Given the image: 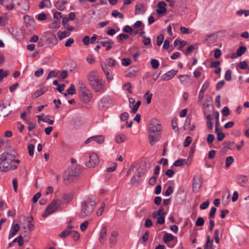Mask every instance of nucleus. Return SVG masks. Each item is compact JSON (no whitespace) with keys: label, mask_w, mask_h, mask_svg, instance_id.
<instances>
[{"label":"nucleus","mask_w":249,"mask_h":249,"mask_svg":"<svg viewBox=\"0 0 249 249\" xmlns=\"http://www.w3.org/2000/svg\"><path fill=\"white\" fill-rule=\"evenodd\" d=\"M20 160L15 159V155L4 152L0 155V172H7L18 168Z\"/></svg>","instance_id":"obj_1"},{"label":"nucleus","mask_w":249,"mask_h":249,"mask_svg":"<svg viewBox=\"0 0 249 249\" xmlns=\"http://www.w3.org/2000/svg\"><path fill=\"white\" fill-rule=\"evenodd\" d=\"M89 85L96 92L103 93L106 90L105 81L99 76L97 71H91L87 75Z\"/></svg>","instance_id":"obj_2"},{"label":"nucleus","mask_w":249,"mask_h":249,"mask_svg":"<svg viewBox=\"0 0 249 249\" xmlns=\"http://www.w3.org/2000/svg\"><path fill=\"white\" fill-rule=\"evenodd\" d=\"M96 201L91 198H87L81 202L78 215L81 218L89 216L93 213Z\"/></svg>","instance_id":"obj_3"},{"label":"nucleus","mask_w":249,"mask_h":249,"mask_svg":"<svg viewBox=\"0 0 249 249\" xmlns=\"http://www.w3.org/2000/svg\"><path fill=\"white\" fill-rule=\"evenodd\" d=\"M80 170L74 167H71L66 171L63 175L64 179L69 182H72L76 180L79 176Z\"/></svg>","instance_id":"obj_4"},{"label":"nucleus","mask_w":249,"mask_h":249,"mask_svg":"<svg viewBox=\"0 0 249 249\" xmlns=\"http://www.w3.org/2000/svg\"><path fill=\"white\" fill-rule=\"evenodd\" d=\"M62 202L59 199H55L46 208L44 213L42 214L43 217H46L51 214L53 213L61 205Z\"/></svg>","instance_id":"obj_5"},{"label":"nucleus","mask_w":249,"mask_h":249,"mask_svg":"<svg viewBox=\"0 0 249 249\" xmlns=\"http://www.w3.org/2000/svg\"><path fill=\"white\" fill-rule=\"evenodd\" d=\"M202 181V176L200 174H196L194 176L193 180V191L195 193H198L201 186Z\"/></svg>","instance_id":"obj_6"},{"label":"nucleus","mask_w":249,"mask_h":249,"mask_svg":"<svg viewBox=\"0 0 249 249\" xmlns=\"http://www.w3.org/2000/svg\"><path fill=\"white\" fill-rule=\"evenodd\" d=\"M161 132L148 131V141L151 146L154 145L160 139Z\"/></svg>","instance_id":"obj_7"},{"label":"nucleus","mask_w":249,"mask_h":249,"mask_svg":"<svg viewBox=\"0 0 249 249\" xmlns=\"http://www.w3.org/2000/svg\"><path fill=\"white\" fill-rule=\"evenodd\" d=\"M152 130L155 132H161V124L159 121L155 118L152 119L149 124L148 131Z\"/></svg>","instance_id":"obj_8"},{"label":"nucleus","mask_w":249,"mask_h":249,"mask_svg":"<svg viewBox=\"0 0 249 249\" xmlns=\"http://www.w3.org/2000/svg\"><path fill=\"white\" fill-rule=\"evenodd\" d=\"M99 163L98 155L95 153H91L89 156V160L86 163V165L89 168L94 167Z\"/></svg>","instance_id":"obj_9"},{"label":"nucleus","mask_w":249,"mask_h":249,"mask_svg":"<svg viewBox=\"0 0 249 249\" xmlns=\"http://www.w3.org/2000/svg\"><path fill=\"white\" fill-rule=\"evenodd\" d=\"M79 91L85 103L89 102L91 100L92 97V94L89 89L86 88Z\"/></svg>","instance_id":"obj_10"},{"label":"nucleus","mask_w":249,"mask_h":249,"mask_svg":"<svg viewBox=\"0 0 249 249\" xmlns=\"http://www.w3.org/2000/svg\"><path fill=\"white\" fill-rule=\"evenodd\" d=\"M18 11L19 12L24 13L29 9V3L27 0H23L18 3Z\"/></svg>","instance_id":"obj_11"},{"label":"nucleus","mask_w":249,"mask_h":249,"mask_svg":"<svg viewBox=\"0 0 249 249\" xmlns=\"http://www.w3.org/2000/svg\"><path fill=\"white\" fill-rule=\"evenodd\" d=\"M97 43L101 44L103 47H106L107 51L109 50L112 48V45L114 44L113 41L107 37L104 38L103 41H97Z\"/></svg>","instance_id":"obj_12"},{"label":"nucleus","mask_w":249,"mask_h":249,"mask_svg":"<svg viewBox=\"0 0 249 249\" xmlns=\"http://www.w3.org/2000/svg\"><path fill=\"white\" fill-rule=\"evenodd\" d=\"M178 72L177 70H172L169 71L165 74H163L161 78L163 81H168L172 79Z\"/></svg>","instance_id":"obj_13"},{"label":"nucleus","mask_w":249,"mask_h":249,"mask_svg":"<svg viewBox=\"0 0 249 249\" xmlns=\"http://www.w3.org/2000/svg\"><path fill=\"white\" fill-rule=\"evenodd\" d=\"M166 6V3L164 1L159 2L157 4L158 8L156 10L157 13L160 15L165 14L167 11Z\"/></svg>","instance_id":"obj_14"},{"label":"nucleus","mask_w":249,"mask_h":249,"mask_svg":"<svg viewBox=\"0 0 249 249\" xmlns=\"http://www.w3.org/2000/svg\"><path fill=\"white\" fill-rule=\"evenodd\" d=\"M48 43L50 46L53 47L58 43V39L53 34H50L47 39Z\"/></svg>","instance_id":"obj_15"},{"label":"nucleus","mask_w":249,"mask_h":249,"mask_svg":"<svg viewBox=\"0 0 249 249\" xmlns=\"http://www.w3.org/2000/svg\"><path fill=\"white\" fill-rule=\"evenodd\" d=\"M146 10V9L143 4H137L135 6V14L136 15H143L145 13Z\"/></svg>","instance_id":"obj_16"},{"label":"nucleus","mask_w":249,"mask_h":249,"mask_svg":"<svg viewBox=\"0 0 249 249\" xmlns=\"http://www.w3.org/2000/svg\"><path fill=\"white\" fill-rule=\"evenodd\" d=\"M107 233V228L104 226L102 227L100 233L99 242L101 244H104Z\"/></svg>","instance_id":"obj_17"},{"label":"nucleus","mask_w":249,"mask_h":249,"mask_svg":"<svg viewBox=\"0 0 249 249\" xmlns=\"http://www.w3.org/2000/svg\"><path fill=\"white\" fill-rule=\"evenodd\" d=\"M178 79L183 85H188L189 83L192 82L191 78L190 76L186 75H181L178 76Z\"/></svg>","instance_id":"obj_18"},{"label":"nucleus","mask_w":249,"mask_h":249,"mask_svg":"<svg viewBox=\"0 0 249 249\" xmlns=\"http://www.w3.org/2000/svg\"><path fill=\"white\" fill-rule=\"evenodd\" d=\"M118 233L116 231H113L111 233V236L109 239V242L111 246L116 244L117 241Z\"/></svg>","instance_id":"obj_19"},{"label":"nucleus","mask_w":249,"mask_h":249,"mask_svg":"<svg viewBox=\"0 0 249 249\" xmlns=\"http://www.w3.org/2000/svg\"><path fill=\"white\" fill-rule=\"evenodd\" d=\"M19 230V226L18 224H16L14 225H13L10 231V233L9 234V239L15 236L17 234V232Z\"/></svg>","instance_id":"obj_20"},{"label":"nucleus","mask_w":249,"mask_h":249,"mask_svg":"<svg viewBox=\"0 0 249 249\" xmlns=\"http://www.w3.org/2000/svg\"><path fill=\"white\" fill-rule=\"evenodd\" d=\"M0 3L9 10H11L14 9L15 7V4L13 2H10L9 3H6V1L5 0H0Z\"/></svg>","instance_id":"obj_21"},{"label":"nucleus","mask_w":249,"mask_h":249,"mask_svg":"<svg viewBox=\"0 0 249 249\" xmlns=\"http://www.w3.org/2000/svg\"><path fill=\"white\" fill-rule=\"evenodd\" d=\"M71 35L70 32L68 31H59L57 33V36L58 37V39L60 40L69 36Z\"/></svg>","instance_id":"obj_22"},{"label":"nucleus","mask_w":249,"mask_h":249,"mask_svg":"<svg viewBox=\"0 0 249 249\" xmlns=\"http://www.w3.org/2000/svg\"><path fill=\"white\" fill-rule=\"evenodd\" d=\"M66 3L67 1L65 0L58 1L55 3V6L59 10L62 11L65 9Z\"/></svg>","instance_id":"obj_23"},{"label":"nucleus","mask_w":249,"mask_h":249,"mask_svg":"<svg viewBox=\"0 0 249 249\" xmlns=\"http://www.w3.org/2000/svg\"><path fill=\"white\" fill-rule=\"evenodd\" d=\"M219 130H220V129L216 126L215 127V133L217 134V140L219 141H221L225 138V133L219 132Z\"/></svg>","instance_id":"obj_24"},{"label":"nucleus","mask_w":249,"mask_h":249,"mask_svg":"<svg viewBox=\"0 0 249 249\" xmlns=\"http://www.w3.org/2000/svg\"><path fill=\"white\" fill-rule=\"evenodd\" d=\"M108 104V98L106 97H103L99 102L98 105L100 108L103 109L106 107Z\"/></svg>","instance_id":"obj_25"},{"label":"nucleus","mask_w":249,"mask_h":249,"mask_svg":"<svg viewBox=\"0 0 249 249\" xmlns=\"http://www.w3.org/2000/svg\"><path fill=\"white\" fill-rule=\"evenodd\" d=\"M39 8L43 9L44 8H50L52 6V4L49 0H43L39 5Z\"/></svg>","instance_id":"obj_26"},{"label":"nucleus","mask_w":249,"mask_h":249,"mask_svg":"<svg viewBox=\"0 0 249 249\" xmlns=\"http://www.w3.org/2000/svg\"><path fill=\"white\" fill-rule=\"evenodd\" d=\"M186 44V42L182 40L176 39L174 42L175 46H179V50H181Z\"/></svg>","instance_id":"obj_27"},{"label":"nucleus","mask_w":249,"mask_h":249,"mask_svg":"<svg viewBox=\"0 0 249 249\" xmlns=\"http://www.w3.org/2000/svg\"><path fill=\"white\" fill-rule=\"evenodd\" d=\"M102 68L104 72H105V74L107 76V81L109 82H110L113 79V76L110 75L109 72L106 66H104V65L102 64Z\"/></svg>","instance_id":"obj_28"},{"label":"nucleus","mask_w":249,"mask_h":249,"mask_svg":"<svg viewBox=\"0 0 249 249\" xmlns=\"http://www.w3.org/2000/svg\"><path fill=\"white\" fill-rule=\"evenodd\" d=\"M222 233H219V231L218 229H216L214 231V239L215 242L216 243H219L220 242V238L222 236Z\"/></svg>","instance_id":"obj_29"},{"label":"nucleus","mask_w":249,"mask_h":249,"mask_svg":"<svg viewBox=\"0 0 249 249\" xmlns=\"http://www.w3.org/2000/svg\"><path fill=\"white\" fill-rule=\"evenodd\" d=\"M46 90L44 88H42L36 90L33 95V97L34 98H36L39 96L42 95L45 92Z\"/></svg>","instance_id":"obj_30"},{"label":"nucleus","mask_w":249,"mask_h":249,"mask_svg":"<svg viewBox=\"0 0 249 249\" xmlns=\"http://www.w3.org/2000/svg\"><path fill=\"white\" fill-rule=\"evenodd\" d=\"M174 239V236L170 234L166 233L164 234L163 237V241L165 243H167L170 241H171Z\"/></svg>","instance_id":"obj_31"},{"label":"nucleus","mask_w":249,"mask_h":249,"mask_svg":"<svg viewBox=\"0 0 249 249\" xmlns=\"http://www.w3.org/2000/svg\"><path fill=\"white\" fill-rule=\"evenodd\" d=\"M106 65L105 66L107 67V66L110 67H113L116 65L117 62L115 59L109 58L106 60Z\"/></svg>","instance_id":"obj_32"},{"label":"nucleus","mask_w":249,"mask_h":249,"mask_svg":"<svg viewBox=\"0 0 249 249\" xmlns=\"http://www.w3.org/2000/svg\"><path fill=\"white\" fill-rule=\"evenodd\" d=\"M207 119V125L209 129H212L213 128L212 120H213V117L211 115H208L206 117Z\"/></svg>","instance_id":"obj_33"},{"label":"nucleus","mask_w":249,"mask_h":249,"mask_svg":"<svg viewBox=\"0 0 249 249\" xmlns=\"http://www.w3.org/2000/svg\"><path fill=\"white\" fill-rule=\"evenodd\" d=\"M75 84L78 86L79 91L87 88L84 82L82 80L79 79L76 80Z\"/></svg>","instance_id":"obj_34"},{"label":"nucleus","mask_w":249,"mask_h":249,"mask_svg":"<svg viewBox=\"0 0 249 249\" xmlns=\"http://www.w3.org/2000/svg\"><path fill=\"white\" fill-rule=\"evenodd\" d=\"M62 197L64 203H68L71 201L73 198L71 195L67 194L63 195Z\"/></svg>","instance_id":"obj_35"},{"label":"nucleus","mask_w":249,"mask_h":249,"mask_svg":"<svg viewBox=\"0 0 249 249\" xmlns=\"http://www.w3.org/2000/svg\"><path fill=\"white\" fill-rule=\"evenodd\" d=\"M247 51V48L245 46H241L237 50L236 54L238 56L243 55Z\"/></svg>","instance_id":"obj_36"},{"label":"nucleus","mask_w":249,"mask_h":249,"mask_svg":"<svg viewBox=\"0 0 249 249\" xmlns=\"http://www.w3.org/2000/svg\"><path fill=\"white\" fill-rule=\"evenodd\" d=\"M105 138L102 135H97L93 136V141L98 143H102L104 142Z\"/></svg>","instance_id":"obj_37"},{"label":"nucleus","mask_w":249,"mask_h":249,"mask_svg":"<svg viewBox=\"0 0 249 249\" xmlns=\"http://www.w3.org/2000/svg\"><path fill=\"white\" fill-rule=\"evenodd\" d=\"M204 249H213V241H211L210 236L207 237V242L204 246Z\"/></svg>","instance_id":"obj_38"},{"label":"nucleus","mask_w":249,"mask_h":249,"mask_svg":"<svg viewBox=\"0 0 249 249\" xmlns=\"http://www.w3.org/2000/svg\"><path fill=\"white\" fill-rule=\"evenodd\" d=\"M9 74V72L7 71H5L2 69H0V81L7 77Z\"/></svg>","instance_id":"obj_39"},{"label":"nucleus","mask_w":249,"mask_h":249,"mask_svg":"<svg viewBox=\"0 0 249 249\" xmlns=\"http://www.w3.org/2000/svg\"><path fill=\"white\" fill-rule=\"evenodd\" d=\"M125 139V136L124 134L118 135L116 137V142L118 143L123 142Z\"/></svg>","instance_id":"obj_40"},{"label":"nucleus","mask_w":249,"mask_h":249,"mask_svg":"<svg viewBox=\"0 0 249 249\" xmlns=\"http://www.w3.org/2000/svg\"><path fill=\"white\" fill-rule=\"evenodd\" d=\"M247 181V178L245 176H240L237 178V182L241 186H243Z\"/></svg>","instance_id":"obj_41"},{"label":"nucleus","mask_w":249,"mask_h":249,"mask_svg":"<svg viewBox=\"0 0 249 249\" xmlns=\"http://www.w3.org/2000/svg\"><path fill=\"white\" fill-rule=\"evenodd\" d=\"M111 15L113 17L115 18H117V17H118L121 19H123L124 18V15L121 13L119 12L118 11L116 10L112 11Z\"/></svg>","instance_id":"obj_42"},{"label":"nucleus","mask_w":249,"mask_h":249,"mask_svg":"<svg viewBox=\"0 0 249 249\" xmlns=\"http://www.w3.org/2000/svg\"><path fill=\"white\" fill-rule=\"evenodd\" d=\"M70 235L75 241L78 240L80 237L79 234L75 231H71V232Z\"/></svg>","instance_id":"obj_43"},{"label":"nucleus","mask_w":249,"mask_h":249,"mask_svg":"<svg viewBox=\"0 0 249 249\" xmlns=\"http://www.w3.org/2000/svg\"><path fill=\"white\" fill-rule=\"evenodd\" d=\"M152 94H150L149 92H147L144 95V99L146 100L147 104H150L151 102Z\"/></svg>","instance_id":"obj_44"},{"label":"nucleus","mask_w":249,"mask_h":249,"mask_svg":"<svg viewBox=\"0 0 249 249\" xmlns=\"http://www.w3.org/2000/svg\"><path fill=\"white\" fill-rule=\"evenodd\" d=\"M238 15L241 16L244 15L245 17L249 16V10H240L236 12Z\"/></svg>","instance_id":"obj_45"},{"label":"nucleus","mask_w":249,"mask_h":249,"mask_svg":"<svg viewBox=\"0 0 249 249\" xmlns=\"http://www.w3.org/2000/svg\"><path fill=\"white\" fill-rule=\"evenodd\" d=\"M71 232V230H64L59 234V237L61 238H65L68 235H70Z\"/></svg>","instance_id":"obj_46"},{"label":"nucleus","mask_w":249,"mask_h":249,"mask_svg":"<svg viewBox=\"0 0 249 249\" xmlns=\"http://www.w3.org/2000/svg\"><path fill=\"white\" fill-rule=\"evenodd\" d=\"M69 95H73L75 93V89L73 84H71L70 87L67 90Z\"/></svg>","instance_id":"obj_47"},{"label":"nucleus","mask_w":249,"mask_h":249,"mask_svg":"<svg viewBox=\"0 0 249 249\" xmlns=\"http://www.w3.org/2000/svg\"><path fill=\"white\" fill-rule=\"evenodd\" d=\"M164 36L163 35L160 34L157 38V45L159 46H160L164 40Z\"/></svg>","instance_id":"obj_48"},{"label":"nucleus","mask_w":249,"mask_h":249,"mask_svg":"<svg viewBox=\"0 0 249 249\" xmlns=\"http://www.w3.org/2000/svg\"><path fill=\"white\" fill-rule=\"evenodd\" d=\"M185 161L184 159L178 160L174 162L173 165L175 166H181L184 164Z\"/></svg>","instance_id":"obj_49"},{"label":"nucleus","mask_w":249,"mask_h":249,"mask_svg":"<svg viewBox=\"0 0 249 249\" xmlns=\"http://www.w3.org/2000/svg\"><path fill=\"white\" fill-rule=\"evenodd\" d=\"M18 242V245L19 246H22L23 244V237H22V236L21 235H19V236H18V237L15 238L13 240V242Z\"/></svg>","instance_id":"obj_50"},{"label":"nucleus","mask_w":249,"mask_h":249,"mask_svg":"<svg viewBox=\"0 0 249 249\" xmlns=\"http://www.w3.org/2000/svg\"><path fill=\"white\" fill-rule=\"evenodd\" d=\"M151 64L153 69H156L159 67V62L156 59H153L151 60Z\"/></svg>","instance_id":"obj_51"},{"label":"nucleus","mask_w":249,"mask_h":249,"mask_svg":"<svg viewBox=\"0 0 249 249\" xmlns=\"http://www.w3.org/2000/svg\"><path fill=\"white\" fill-rule=\"evenodd\" d=\"M35 146L33 144H29L28 146V150L30 156H33L34 154Z\"/></svg>","instance_id":"obj_52"},{"label":"nucleus","mask_w":249,"mask_h":249,"mask_svg":"<svg viewBox=\"0 0 249 249\" xmlns=\"http://www.w3.org/2000/svg\"><path fill=\"white\" fill-rule=\"evenodd\" d=\"M105 207V203H102L101 207L98 209V210H97V211L96 212V214L97 216H99L102 214V213L104 211Z\"/></svg>","instance_id":"obj_53"},{"label":"nucleus","mask_w":249,"mask_h":249,"mask_svg":"<svg viewBox=\"0 0 249 249\" xmlns=\"http://www.w3.org/2000/svg\"><path fill=\"white\" fill-rule=\"evenodd\" d=\"M234 161V159L232 157L229 156L226 158V165L229 167Z\"/></svg>","instance_id":"obj_54"},{"label":"nucleus","mask_w":249,"mask_h":249,"mask_svg":"<svg viewBox=\"0 0 249 249\" xmlns=\"http://www.w3.org/2000/svg\"><path fill=\"white\" fill-rule=\"evenodd\" d=\"M74 42V40L73 38H69L68 39L65 43V46L67 47H71L72 44H73Z\"/></svg>","instance_id":"obj_55"},{"label":"nucleus","mask_w":249,"mask_h":249,"mask_svg":"<svg viewBox=\"0 0 249 249\" xmlns=\"http://www.w3.org/2000/svg\"><path fill=\"white\" fill-rule=\"evenodd\" d=\"M192 141V138L190 136H187L185 140V141L183 143L184 147L188 146L191 143Z\"/></svg>","instance_id":"obj_56"},{"label":"nucleus","mask_w":249,"mask_h":249,"mask_svg":"<svg viewBox=\"0 0 249 249\" xmlns=\"http://www.w3.org/2000/svg\"><path fill=\"white\" fill-rule=\"evenodd\" d=\"M231 70H228L226 72L225 74V79L227 81H231Z\"/></svg>","instance_id":"obj_57"},{"label":"nucleus","mask_w":249,"mask_h":249,"mask_svg":"<svg viewBox=\"0 0 249 249\" xmlns=\"http://www.w3.org/2000/svg\"><path fill=\"white\" fill-rule=\"evenodd\" d=\"M204 223V219L202 217H199L196 219V226H201L203 225Z\"/></svg>","instance_id":"obj_58"},{"label":"nucleus","mask_w":249,"mask_h":249,"mask_svg":"<svg viewBox=\"0 0 249 249\" xmlns=\"http://www.w3.org/2000/svg\"><path fill=\"white\" fill-rule=\"evenodd\" d=\"M209 86H210V82L208 80H206L203 84L200 90H202L203 91H205L206 90V89L209 88Z\"/></svg>","instance_id":"obj_59"},{"label":"nucleus","mask_w":249,"mask_h":249,"mask_svg":"<svg viewBox=\"0 0 249 249\" xmlns=\"http://www.w3.org/2000/svg\"><path fill=\"white\" fill-rule=\"evenodd\" d=\"M124 90H126L128 92L131 94L132 93L131 90V86L130 83H126L124 86Z\"/></svg>","instance_id":"obj_60"},{"label":"nucleus","mask_w":249,"mask_h":249,"mask_svg":"<svg viewBox=\"0 0 249 249\" xmlns=\"http://www.w3.org/2000/svg\"><path fill=\"white\" fill-rule=\"evenodd\" d=\"M129 116V115L127 112H123L120 115V119L123 121H125L127 120V119H128Z\"/></svg>","instance_id":"obj_61"},{"label":"nucleus","mask_w":249,"mask_h":249,"mask_svg":"<svg viewBox=\"0 0 249 249\" xmlns=\"http://www.w3.org/2000/svg\"><path fill=\"white\" fill-rule=\"evenodd\" d=\"M172 127L175 132H177L178 131L177 119H174L172 120Z\"/></svg>","instance_id":"obj_62"},{"label":"nucleus","mask_w":249,"mask_h":249,"mask_svg":"<svg viewBox=\"0 0 249 249\" xmlns=\"http://www.w3.org/2000/svg\"><path fill=\"white\" fill-rule=\"evenodd\" d=\"M131 61L129 58H123L122 60V64L123 66H127L130 64Z\"/></svg>","instance_id":"obj_63"},{"label":"nucleus","mask_w":249,"mask_h":249,"mask_svg":"<svg viewBox=\"0 0 249 249\" xmlns=\"http://www.w3.org/2000/svg\"><path fill=\"white\" fill-rule=\"evenodd\" d=\"M89 225V222L88 221H85L82 224H81L80 228V230L82 231H84L87 228L88 226Z\"/></svg>","instance_id":"obj_64"}]
</instances>
